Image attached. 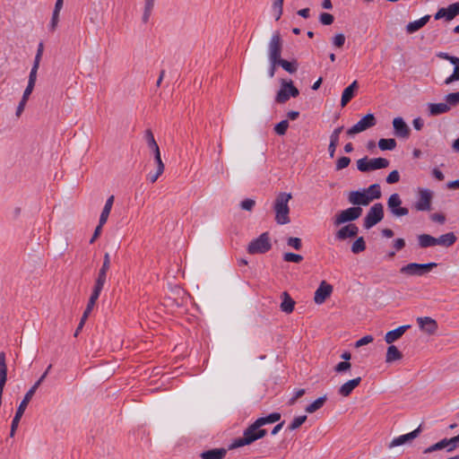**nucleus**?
Here are the masks:
<instances>
[{
    "instance_id": "1",
    "label": "nucleus",
    "mask_w": 459,
    "mask_h": 459,
    "mask_svg": "<svg viewBox=\"0 0 459 459\" xmlns=\"http://www.w3.org/2000/svg\"><path fill=\"white\" fill-rule=\"evenodd\" d=\"M51 368H52V365H49L47 368L46 371L39 378V380L30 388V390L24 395L22 401L21 402L20 405L18 406L15 416L12 421L11 431H10L11 437L14 436L15 431L18 428L19 422L21 420V418L22 417V415L28 406V403H30V400H32V396L34 395L36 390L39 388V386L41 385V383L47 377Z\"/></svg>"
},
{
    "instance_id": "2",
    "label": "nucleus",
    "mask_w": 459,
    "mask_h": 459,
    "mask_svg": "<svg viewBox=\"0 0 459 459\" xmlns=\"http://www.w3.org/2000/svg\"><path fill=\"white\" fill-rule=\"evenodd\" d=\"M261 424L256 420L247 429L244 430L243 436L235 439L230 446V449L238 448L240 446H247L253 442L264 437L267 432L265 429H261Z\"/></svg>"
},
{
    "instance_id": "3",
    "label": "nucleus",
    "mask_w": 459,
    "mask_h": 459,
    "mask_svg": "<svg viewBox=\"0 0 459 459\" xmlns=\"http://www.w3.org/2000/svg\"><path fill=\"white\" fill-rule=\"evenodd\" d=\"M292 198L290 193L281 192L275 198L273 209L275 212V221L280 225L290 223V207L289 202Z\"/></svg>"
},
{
    "instance_id": "4",
    "label": "nucleus",
    "mask_w": 459,
    "mask_h": 459,
    "mask_svg": "<svg viewBox=\"0 0 459 459\" xmlns=\"http://www.w3.org/2000/svg\"><path fill=\"white\" fill-rule=\"evenodd\" d=\"M389 166V160L385 158L368 159L367 156L357 160V169L360 172L385 169Z\"/></svg>"
},
{
    "instance_id": "5",
    "label": "nucleus",
    "mask_w": 459,
    "mask_h": 459,
    "mask_svg": "<svg viewBox=\"0 0 459 459\" xmlns=\"http://www.w3.org/2000/svg\"><path fill=\"white\" fill-rule=\"evenodd\" d=\"M437 266V264L433 262L428 264L410 263L401 267L400 273L409 276H422Z\"/></svg>"
},
{
    "instance_id": "6",
    "label": "nucleus",
    "mask_w": 459,
    "mask_h": 459,
    "mask_svg": "<svg viewBox=\"0 0 459 459\" xmlns=\"http://www.w3.org/2000/svg\"><path fill=\"white\" fill-rule=\"evenodd\" d=\"M384 218V206L380 203H377L370 207L366 214L363 226L366 230H369L376 224L380 222Z\"/></svg>"
},
{
    "instance_id": "7",
    "label": "nucleus",
    "mask_w": 459,
    "mask_h": 459,
    "mask_svg": "<svg viewBox=\"0 0 459 459\" xmlns=\"http://www.w3.org/2000/svg\"><path fill=\"white\" fill-rule=\"evenodd\" d=\"M272 247L269 234L267 232L262 233L257 238L252 240L247 247L249 254H264L269 251Z\"/></svg>"
},
{
    "instance_id": "8",
    "label": "nucleus",
    "mask_w": 459,
    "mask_h": 459,
    "mask_svg": "<svg viewBox=\"0 0 459 459\" xmlns=\"http://www.w3.org/2000/svg\"><path fill=\"white\" fill-rule=\"evenodd\" d=\"M377 119L374 114L368 113L358 121L353 126L347 130V134L353 136L357 134L366 131L368 128L375 126Z\"/></svg>"
},
{
    "instance_id": "9",
    "label": "nucleus",
    "mask_w": 459,
    "mask_h": 459,
    "mask_svg": "<svg viewBox=\"0 0 459 459\" xmlns=\"http://www.w3.org/2000/svg\"><path fill=\"white\" fill-rule=\"evenodd\" d=\"M37 74L38 73H34V71L30 72L28 85H27L26 89L24 90L22 100L19 102L18 107L16 108L15 115L17 117H21L22 113L23 112V110L25 108L27 101H28L31 92L33 91V89L35 87L36 81H37Z\"/></svg>"
},
{
    "instance_id": "10",
    "label": "nucleus",
    "mask_w": 459,
    "mask_h": 459,
    "mask_svg": "<svg viewBox=\"0 0 459 459\" xmlns=\"http://www.w3.org/2000/svg\"><path fill=\"white\" fill-rule=\"evenodd\" d=\"M282 49V40L279 31H275L268 45V56L270 61L279 62Z\"/></svg>"
},
{
    "instance_id": "11",
    "label": "nucleus",
    "mask_w": 459,
    "mask_h": 459,
    "mask_svg": "<svg viewBox=\"0 0 459 459\" xmlns=\"http://www.w3.org/2000/svg\"><path fill=\"white\" fill-rule=\"evenodd\" d=\"M299 94V91L294 86L292 81L282 82L281 88L278 91L275 100L278 103H285L290 97L296 98Z\"/></svg>"
},
{
    "instance_id": "12",
    "label": "nucleus",
    "mask_w": 459,
    "mask_h": 459,
    "mask_svg": "<svg viewBox=\"0 0 459 459\" xmlns=\"http://www.w3.org/2000/svg\"><path fill=\"white\" fill-rule=\"evenodd\" d=\"M402 200L397 193L392 194L387 200V208L394 217L406 216L409 210L402 207Z\"/></svg>"
},
{
    "instance_id": "13",
    "label": "nucleus",
    "mask_w": 459,
    "mask_h": 459,
    "mask_svg": "<svg viewBox=\"0 0 459 459\" xmlns=\"http://www.w3.org/2000/svg\"><path fill=\"white\" fill-rule=\"evenodd\" d=\"M361 213L362 209L360 207H350L336 215L334 224L339 226L348 221H353L359 218Z\"/></svg>"
},
{
    "instance_id": "14",
    "label": "nucleus",
    "mask_w": 459,
    "mask_h": 459,
    "mask_svg": "<svg viewBox=\"0 0 459 459\" xmlns=\"http://www.w3.org/2000/svg\"><path fill=\"white\" fill-rule=\"evenodd\" d=\"M432 192L429 189H420L419 199L414 204L417 211H429L431 208Z\"/></svg>"
},
{
    "instance_id": "15",
    "label": "nucleus",
    "mask_w": 459,
    "mask_h": 459,
    "mask_svg": "<svg viewBox=\"0 0 459 459\" xmlns=\"http://www.w3.org/2000/svg\"><path fill=\"white\" fill-rule=\"evenodd\" d=\"M333 286L325 281H322L315 291L314 302L317 305L323 304L332 294Z\"/></svg>"
},
{
    "instance_id": "16",
    "label": "nucleus",
    "mask_w": 459,
    "mask_h": 459,
    "mask_svg": "<svg viewBox=\"0 0 459 459\" xmlns=\"http://www.w3.org/2000/svg\"><path fill=\"white\" fill-rule=\"evenodd\" d=\"M348 201L350 204L353 205H359L367 206L371 203V197H368V195H367V192L365 190L361 191H351L348 195Z\"/></svg>"
},
{
    "instance_id": "17",
    "label": "nucleus",
    "mask_w": 459,
    "mask_h": 459,
    "mask_svg": "<svg viewBox=\"0 0 459 459\" xmlns=\"http://www.w3.org/2000/svg\"><path fill=\"white\" fill-rule=\"evenodd\" d=\"M393 127L394 134L400 138H408L410 136L411 129L405 123L403 117H397L393 120Z\"/></svg>"
},
{
    "instance_id": "18",
    "label": "nucleus",
    "mask_w": 459,
    "mask_h": 459,
    "mask_svg": "<svg viewBox=\"0 0 459 459\" xmlns=\"http://www.w3.org/2000/svg\"><path fill=\"white\" fill-rule=\"evenodd\" d=\"M417 323L421 331L431 335L437 330V323L435 319L429 316L418 317Z\"/></svg>"
},
{
    "instance_id": "19",
    "label": "nucleus",
    "mask_w": 459,
    "mask_h": 459,
    "mask_svg": "<svg viewBox=\"0 0 459 459\" xmlns=\"http://www.w3.org/2000/svg\"><path fill=\"white\" fill-rule=\"evenodd\" d=\"M420 426L408 434L402 435V436H399V437L394 438L390 442L388 446H389V448H393V447H395L398 446L404 445L408 442L412 441L414 438H416L420 435Z\"/></svg>"
},
{
    "instance_id": "20",
    "label": "nucleus",
    "mask_w": 459,
    "mask_h": 459,
    "mask_svg": "<svg viewBox=\"0 0 459 459\" xmlns=\"http://www.w3.org/2000/svg\"><path fill=\"white\" fill-rule=\"evenodd\" d=\"M145 139L148 144V147L152 150L154 155L155 162H163L160 157V151L158 143L155 141L153 134L151 129H147L145 131Z\"/></svg>"
},
{
    "instance_id": "21",
    "label": "nucleus",
    "mask_w": 459,
    "mask_h": 459,
    "mask_svg": "<svg viewBox=\"0 0 459 459\" xmlns=\"http://www.w3.org/2000/svg\"><path fill=\"white\" fill-rule=\"evenodd\" d=\"M359 228L355 224H348L346 226L342 227L336 232V238L339 240H344L349 238H353L358 235Z\"/></svg>"
},
{
    "instance_id": "22",
    "label": "nucleus",
    "mask_w": 459,
    "mask_h": 459,
    "mask_svg": "<svg viewBox=\"0 0 459 459\" xmlns=\"http://www.w3.org/2000/svg\"><path fill=\"white\" fill-rule=\"evenodd\" d=\"M360 382L361 377H359L348 380L339 387L338 394L342 397L349 396L352 393V391L360 384Z\"/></svg>"
},
{
    "instance_id": "23",
    "label": "nucleus",
    "mask_w": 459,
    "mask_h": 459,
    "mask_svg": "<svg viewBox=\"0 0 459 459\" xmlns=\"http://www.w3.org/2000/svg\"><path fill=\"white\" fill-rule=\"evenodd\" d=\"M411 327L410 325H401L394 330L387 332L385 335V341L388 344H392L399 338H401L407 329Z\"/></svg>"
},
{
    "instance_id": "24",
    "label": "nucleus",
    "mask_w": 459,
    "mask_h": 459,
    "mask_svg": "<svg viewBox=\"0 0 459 459\" xmlns=\"http://www.w3.org/2000/svg\"><path fill=\"white\" fill-rule=\"evenodd\" d=\"M428 108L430 116H439L441 114L447 113L450 110L448 104L446 102L429 103Z\"/></svg>"
},
{
    "instance_id": "25",
    "label": "nucleus",
    "mask_w": 459,
    "mask_h": 459,
    "mask_svg": "<svg viewBox=\"0 0 459 459\" xmlns=\"http://www.w3.org/2000/svg\"><path fill=\"white\" fill-rule=\"evenodd\" d=\"M358 82L354 81L351 84H350L347 88L344 89L342 99H341V106L345 107L348 102L353 98L354 91L358 89Z\"/></svg>"
},
{
    "instance_id": "26",
    "label": "nucleus",
    "mask_w": 459,
    "mask_h": 459,
    "mask_svg": "<svg viewBox=\"0 0 459 459\" xmlns=\"http://www.w3.org/2000/svg\"><path fill=\"white\" fill-rule=\"evenodd\" d=\"M429 19H430V15L427 14L417 21L409 22L406 25V31L411 34V33H413V32L419 30L423 26L426 25V23L429 21Z\"/></svg>"
},
{
    "instance_id": "27",
    "label": "nucleus",
    "mask_w": 459,
    "mask_h": 459,
    "mask_svg": "<svg viewBox=\"0 0 459 459\" xmlns=\"http://www.w3.org/2000/svg\"><path fill=\"white\" fill-rule=\"evenodd\" d=\"M281 303L280 305L281 310L287 314L293 311L295 301L291 299L288 292L284 291L281 293Z\"/></svg>"
},
{
    "instance_id": "28",
    "label": "nucleus",
    "mask_w": 459,
    "mask_h": 459,
    "mask_svg": "<svg viewBox=\"0 0 459 459\" xmlns=\"http://www.w3.org/2000/svg\"><path fill=\"white\" fill-rule=\"evenodd\" d=\"M456 239L457 238L453 232H448L439 236L438 238H436L437 246H441L445 247H449L453 246L455 243Z\"/></svg>"
},
{
    "instance_id": "29",
    "label": "nucleus",
    "mask_w": 459,
    "mask_h": 459,
    "mask_svg": "<svg viewBox=\"0 0 459 459\" xmlns=\"http://www.w3.org/2000/svg\"><path fill=\"white\" fill-rule=\"evenodd\" d=\"M110 268V255L108 253H105L103 256V264L101 268L99 271L98 277L96 280L100 281L106 283L107 281V273Z\"/></svg>"
},
{
    "instance_id": "30",
    "label": "nucleus",
    "mask_w": 459,
    "mask_h": 459,
    "mask_svg": "<svg viewBox=\"0 0 459 459\" xmlns=\"http://www.w3.org/2000/svg\"><path fill=\"white\" fill-rule=\"evenodd\" d=\"M63 4L64 0H56V2L55 8L52 13V18L49 24V30L51 31H55L57 27L59 22V13L63 7Z\"/></svg>"
},
{
    "instance_id": "31",
    "label": "nucleus",
    "mask_w": 459,
    "mask_h": 459,
    "mask_svg": "<svg viewBox=\"0 0 459 459\" xmlns=\"http://www.w3.org/2000/svg\"><path fill=\"white\" fill-rule=\"evenodd\" d=\"M226 453L227 450L225 448H214L203 452L200 456L202 459H222Z\"/></svg>"
},
{
    "instance_id": "32",
    "label": "nucleus",
    "mask_w": 459,
    "mask_h": 459,
    "mask_svg": "<svg viewBox=\"0 0 459 459\" xmlns=\"http://www.w3.org/2000/svg\"><path fill=\"white\" fill-rule=\"evenodd\" d=\"M403 358L402 352L394 345H390L387 348L385 354V362L393 363L394 361L400 360Z\"/></svg>"
},
{
    "instance_id": "33",
    "label": "nucleus",
    "mask_w": 459,
    "mask_h": 459,
    "mask_svg": "<svg viewBox=\"0 0 459 459\" xmlns=\"http://www.w3.org/2000/svg\"><path fill=\"white\" fill-rule=\"evenodd\" d=\"M418 244L421 248L437 246L436 238L429 234H420L417 237Z\"/></svg>"
},
{
    "instance_id": "34",
    "label": "nucleus",
    "mask_w": 459,
    "mask_h": 459,
    "mask_svg": "<svg viewBox=\"0 0 459 459\" xmlns=\"http://www.w3.org/2000/svg\"><path fill=\"white\" fill-rule=\"evenodd\" d=\"M113 203H114V195H110L107 199L104 208L101 212L100 221H100V225H104L107 222L109 213H110V211H111V208H112V205H113Z\"/></svg>"
},
{
    "instance_id": "35",
    "label": "nucleus",
    "mask_w": 459,
    "mask_h": 459,
    "mask_svg": "<svg viewBox=\"0 0 459 459\" xmlns=\"http://www.w3.org/2000/svg\"><path fill=\"white\" fill-rule=\"evenodd\" d=\"M326 400H327L326 394L318 397L316 400H315L312 403L308 404L305 408V411L307 413H314L315 411H318L319 409H321L324 406Z\"/></svg>"
},
{
    "instance_id": "36",
    "label": "nucleus",
    "mask_w": 459,
    "mask_h": 459,
    "mask_svg": "<svg viewBox=\"0 0 459 459\" xmlns=\"http://www.w3.org/2000/svg\"><path fill=\"white\" fill-rule=\"evenodd\" d=\"M105 282H102L100 281L96 280L95 284L92 290V293L89 299V303L95 305L96 301L98 300L100 294L103 289Z\"/></svg>"
},
{
    "instance_id": "37",
    "label": "nucleus",
    "mask_w": 459,
    "mask_h": 459,
    "mask_svg": "<svg viewBox=\"0 0 459 459\" xmlns=\"http://www.w3.org/2000/svg\"><path fill=\"white\" fill-rule=\"evenodd\" d=\"M446 21H452L457 14H459V3H454L445 8Z\"/></svg>"
},
{
    "instance_id": "38",
    "label": "nucleus",
    "mask_w": 459,
    "mask_h": 459,
    "mask_svg": "<svg viewBox=\"0 0 459 459\" xmlns=\"http://www.w3.org/2000/svg\"><path fill=\"white\" fill-rule=\"evenodd\" d=\"M278 65H281L286 72L294 74L298 70V63L296 61L289 62L285 59L280 58Z\"/></svg>"
},
{
    "instance_id": "39",
    "label": "nucleus",
    "mask_w": 459,
    "mask_h": 459,
    "mask_svg": "<svg viewBox=\"0 0 459 459\" xmlns=\"http://www.w3.org/2000/svg\"><path fill=\"white\" fill-rule=\"evenodd\" d=\"M368 195V197H371V202L375 199H379L381 197V190L379 184H372L367 189H364Z\"/></svg>"
},
{
    "instance_id": "40",
    "label": "nucleus",
    "mask_w": 459,
    "mask_h": 459,
    "mask_svg": "<svg viewBox=\"0 0 459 459\" xmlns=\"http://www.w3.org/2000/svg\"><path fill=\"white\" fill-rule=\"evenodd\" d=\"M378 147L382 151H392L396 147V141L393 138H382L378 141Z\"/></svg>"
},
{
    "instance_id": "41",
    "label": "nucleus",
    "mask_w": 459,
    "mask_h": 459,
    "mask_svg": "<svg viewBox=\"0 0 459 459\" xmlns=\"http://www.w3.org/2000/svg\"><path fill=\"white\" fill-rule=\"evenodd\" d=\"M155 0H145L144 3V11L142 17L143 22L147 23L152 14V11L154 7Z\"/></svg>"
},
{
    "instance_id": "42",
    "label": "nucleus",
    "mask_w": 459,
    "mask_h": 459,
    "mask_svg": "<svg viewBox=\"0 0 459 459\" xmlns=\"http://www.w3.org/2000/svg\"><path fill=\"white\" fill-rule=\"evenodd\" d=\"M43 51H44V45H43L42 42H40L39 44V46H38L37 53H36V56H35V58H34V62H33V65H32L30 71H34V73H38V70H39V64H40V60H41V57H42V55H43Z\"/></svg>"
},
{
    "instance_id": "43",
    "label": "nucleus",
    "mask_w": 459,
    "mask_h": 459,
    "mask_svg": "<svg viewBox=\"0 0 459 459\" xmlns=\"http://www.w3.org/2000/svg\"><path fill=\"white\" fill-rule=\"evenodd\" d=\"M281 419V414L279 412H273L269 414L266 417H261L258 418L257 420L261 424V426H264L265 424L274 423Z\"/></svg>"
},
{
    "instance_id": "44",
    "label": "nucleus",
    "mask_w": 459,
    "mask_h": 459,
    "mask_svg": "<svg viewBox=\"0 0 459 459\" xmlns=\"http://www.w3.org/2000/svg\"><path fill=\"white\" fill-rule=\"evenodd\" d=\"M366 249V243L362 237L358 238L351 245V252L359 254Z\"/></svg>"
},
{
    "instance_id": "45",
    "label": "nucleus",
    "mask_w": 459,
    "mask_h": 459,
    "mask_svg": "<svg viewBox=\"0 0 459 459\" xmlns=\"http://www.w3.org/2000/svg\"><path fill=\"white\" fill-rule=\"evenodd\" d=\"M448 448V442H447V438H444L442 440H440L439 442L429 446L428 448H426L424 450V453L425 454H429V453H432L434 451H437V450H441L443 448Z\"/></svg>"
},
{
    "instance_id": "46",
    "label": "nucleus",
    "mask_w": 459,
    "mask_h": 459,
    "mask_svg": "<svg viewBox=\"0 0 459 459\" xmlns=\"http://www.w3.org/2000/svg\"><path fill=\"white\" fill-rule=\"evenodd\" d=\"M445 100L450 108L457 106L459 104V91L446 94Z\"/></svg>"
},
{
    "instance_id": "47",
    "label": "nucleus",
    "mask_w": 459,
    "mask_h": 459,
    "mask_svg": "<svg viewBox=\"0 0 459 459\" xmlns=\"http://www.w3.org/2000/svg\"><path fill=\"white\" fill-rule=\"evenodd\" d=\"M7 379V367L5 363L4 352L0 353V380Z\"/></svg>"
},
{
    "instance_id": "48",
    "label": "nucleus",
    "mask_w": 459,
    "mask_h": 459,
    "mask_svg": "<svg viewBox=\"0 0 459 459\" xmlns=\"http://www.w3.org/2000/svg\"><path fill=\"white\" fill-rule=\"evenodd\" d=\"M307 418L306 415H301L294 418L291 423L289 425L288 429L292 431L299 429L307 420Z\"/></svg>"
},
{
    "instance_id": "49",
    "label": "nucleus",
    "mask_w": 459,
    "mask_h": 459,
    "mask_svg": "<svg viewBox=\"0 0 459 459\" xmlns=\"http://www.w3.org/2000/svg\"><path fill=\"white\" fill-rule=\"evenodd\" d=\"M283 260L285 262L300 263L303 260V256L299 254L287 252L283 255Z\"/></svg>"
},
{
    "instance_id": "50",
    "label": "nucleus",
    "mask_w": 459,
    "mask_h": 459,
    "mask_svg": "<svg viewBox=\"0 0 459 459\" xmlns=\"http://www.w3.org/2000/svg\"><path fill=\"white\" fill-rule=\"evenodd\" d=\"M289 127V122L288 120H281L280 123H278L277 125H275L274 126V132L278 134V135H284L287 132V129Z\"/></svg>"
},
{
    "instance_id": "51",
    "label": "nucleus",
    "mask_w": 459,
    "mask_h": 459,
    "mask_svg": "<svg viewBox=\"0 0 459 459\" xmlns=\"http://www.w3.org/2000/svg\"><path fill=\"white\" fill-rule=\"evenodd\" d=\"M156 172L154 174H152L149 176V179L152 183L156 182V180L159 178V177L163 173L164 171V163L163 162H156Z\"/></svg>"
},
{
    "instance_id": "52",
    "label": "nucleus",
    "mask_w": 459,
    "mask_h": 459,
    "mask_svg": "<svg viewBox=\"0 0 459 459\" xmlns=\"http://www.w3.org/2000/svg\"><path fill=\"white\" fill-rule=\"evenodd\" d=\"M283 0H274L273 4V11L275 12V20L278 21L282 14Z\"/></svg>"
},
{
    "instance_id": "53",
    "label": "nucleus",
    "mask_w": 459,
    "mask_h": 459,
    "mask_svg": "<svg viewBox=\"0 0 459 459\" xmlns=\"http://www.w3.org/2000/svg\"><path fill=\"white\" fill-rule=\"evenodd\" d=\"M287 245L296 250H300L302 247L301 239L296 237H290L287 239Z\"/></svg>"
},
{
    "instance_id": "54",
    "label": "nucleus",
    "mask_w": 459,
    "mask_h": 459,
    "mask_svg": "<svg viewBox=\"0 0 459 459\" xmlns=\"http://www.w3.org/2000/svg\"><path fill=\"white\" fill-rule=\"evenodd\" d=\"M334 21L333 15L328 13H322L319 15V22L323 25H331Z\"/></svg>"
},
{
    "instance_id": "55",
    "label": "nucleus",
    "mask_w": 459,
    "mask_h": 459,
    "mask_svg": "<svg viewBox=\"0 0 459 459\" xmlns=\"http://www.w3.org/2000/svg\"><path fill=\"white\" fill-rule=\"evenodd\" d=\"M350 162H351V159L349 157L343 156V157L339 158L336 161V169L341 170V169L347 168L349 166Z\"/></svg>"
},
{
    "instance_id": "56",
    "label": "nucleus",
    "mask_w": 459,
    "mask_h": 459,
    "mask_svg": "<svg viewBox=\"0 0 459 459\" xmlns=\"http://www.w3.org/2000/svg\"><path fill=\"white\" fill-rule=\"evenodd\" d=\"M345 36L343 33H337L333 39V44L336 48H342L345 43Z\"/></svg>"
},
{
    "instance_id": "57",
    "label": "nucleus",
    "mask_w": 459,
    "mask_h": 459,
    "mask_svg": "<svg viewBox=\"0 0 459 459\" xmlns=\"http://www.w3.org/2000/svg\"><path fill=\"white\" fill-rule=\"evenodd\" d=\"M400 180V174L398 170L391 171L385 178L387 184H395Z\"/></svg>"
},
{
    "instance_id": "58",
    "label": "nucleus",
    "mask_w": 459,
    "mask_h": 459,
    "mask_svg": "<svg viewBox=\"0 0 459 459\" xmlns=\"http://www.w3.org/2000/svg\"><path fill=\"white\" fill-rule=\"evenodd\" d=\"M351 364L349 361H342V362H339L334 367V371L337 373H341V372H344V371L351 369Z\"/></svg>"
},
{
    "instance_id": "59",
    "label": "nucleus",
    "mask_w": 459,
    "mask_h": 459,
    "mask_svg": "<svg viewBox=\"0 0 459 459\" xmlns=\"http://www.w3.org/2000/svg\"><path fill=\"white\" fill-rule=\"evenodd\" d=\"M456 81H459V67H455L453 74L448 76L444 82L448 85Z\"/></svg>"
},
{
    "instance_id": "60",
    "label": "nucleus",
    "mask_w": 459,
    "mask_h": 459,
    "mask_svg": "<svg viewBox=\"0 0 459 459\" xmlns=\"http://www.w3.org/2000/svg\"><path fill=\"white\" fill-rule=\"evenodd\" d=\"M255 204V200L247 198L241 202L240 207L243 210L251 211L254 208Z\"/></svg>"
},
{
    "instance_id": "61",
    "label": "nucleus",
    "mask_w": 459,
    "mask_h": 459,
    "mask_svg": "<svg viewBox=\"0 0 459 459\" xmlns=\"http://www.w3.org/2000/svg\"><path fill=\"white\" fill-rule=\"evenodd\" d=\"M306 394V390L301 388L295 392L294 395L289 400L288 404L290 406L294 405L299 398Z\"/></svg>"
},
{
    "instance_id": "62",
    "label": "nucleus",
    "mask_w": 459,
    "mask_h": 459,
    "mask_svg": "<svg viewBox=\"0 0 459 459\" xmlns=\"http://www.w3.org/2000/svg\"><path fill=\"white\" fill-rule=\"evenodd\" d=\"M373 340H374V339H373V337H372L371 335H366V336H364V337L360 338L359 340H358V341L356 342V343H355V347H356V348H359V347H361V346H364V345H366V344H368V343L372 342H373Z\"/></svg>"
},
{
    "instance_id": "63",
    "label": "nucleus",
    "mask_w": 459,
    "mask_h": 459,
    "mask_svg": "<svg viewBox=\"0 0 459 459\" xmlns=\"http://www.w3.org/2000/svg\"><path fill=\"white\" fill-rule=\"evenodd\" d=\"M342 129H343V126H339V127L335 128L330 136V141L338 143H339V135L342 133Z\"/></svg>"
},
{
    "instance_id": "64",
    "label": "nucleus",
    "mask_w": 459,
    "mask_h": 459,
    "mask_svg": "<svg viewBox=\"0 0 459 459\" xmlns=\"http://www.w3.org/2000/svg\"><path fill=\"white\" fill-rule=\"evenodd\" d=\"M431 220L433 221H437L440 224H443L446 221V217L445 215H443L442 213H433L431 216H430Z\"/></svg>"
}]
</instances>
